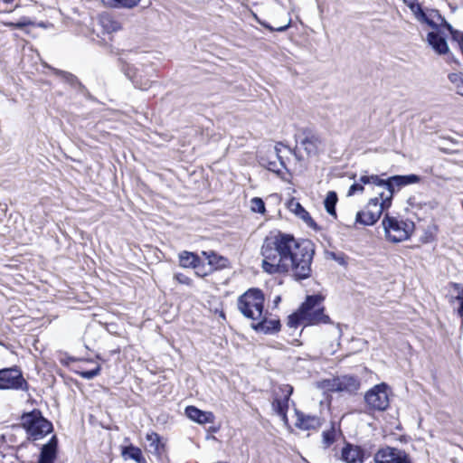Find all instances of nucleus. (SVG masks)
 I'll list each match as a JSON object with an SVG mask.
<instances>
[{
    "label": "nucleus",
    "instance_id": "nucleus-27",
    "mask_svg": "<svg viewBox=\"0 0 463 463\" xmlns=\"http://www.w3.org/2000/svg\"><path fill=\"white\" fill-rule=\"evenodd\" d=\"M121 455L125 460L132 459L136 463H147L142 450L134 445L123 447Z\"/></svg>",
    "mask_w": 463,
    "mask_h": 463
},
{
    "label": "nucleus",
    "instance_id": "nucleus-40",
    "mask_svg": "<svg viewBox=\"0 0 463 463\" xmlns=\"http://www.w3.org/2000/svg\"><path fill=\"white\" fill-rule=\"evenodd\" d=\"M459 302V307L458 309V315L463 318V288L458 292V295L455 298Z\"/></svg>",
    "mask_w": 463,
    "mask_h": 463
},
{
    "label": "nucleus",
    "instance_id": "nucleus-38",
    "mask_svg": "<svg viewBox=\"0 0 463 463\" xmlns=\"http://www.w3.org/2000/svg\"><path fill=\"white\" fill-rule=\"evenodd\" d=\"M174 278L180 284H184V285H187V286L192 285V279L183 273H176V274H175Z\"/></svg>",
    "mask_w": 463,
    "mask_h": 463
},
{
    "label": "nucleus",
    "instance_id": "nucleus-23",
    "mask_svg": "<svg viewBox=\"0 0 463 463\" xmlns=\"http://www.w3.org/2000/svg\"><path fill=\"white\" fill-rule=\"evenodd\" d=\"M342 459L346 463H362L364 452L359 447L347 444L342 449Z\"/></svg>",
    "mask_w": 463,
    "mask_h": 463
},
{
    "label": "nucleus",
    "instance_id": "nucleus-44",
    "mask_svg": "<svg viewBox=\"0 0 463 463\" xmlns=\"http://www.w3.org/2000/svg\"><path fill=\"white\" fill-rule=\"evenodd\" d=\"M280 300V298L278 297L277 299L275 300V302H279Z\"/></svg>",
    "mask_w": 463,
    "mask_h": 463
},
{
    "label": "nucleus",
    "instance_id": "nucleus-25",
    "mask_svg": "<svg viewBox=\"0 0 463 463\" xmlns=\"http://www.w3.org/2000/svg\"><path fill=\"white\" fill-rule=\"evenodd\" d=\"M427 41L437 53L445 54L449 52V46L446 40L438 33H429L427 35Z\"/></svg>",
    "mask_w": 463,
    "mask_h": 463
},
{
    "label": "nucleus",
    "instance_id": "nucleus-35",
    "mask_svg": "<svg viewBox=\"0 0 463 463\" xmlns=\"http://www.w3.org/2000/svg\"><path fill=\"white\" fill-rule=\"evenodd\" d=\"M31 24H33V23L27 17L21 18V20L18 21L17 23H13V22L5 23V25L11 27V28H14V29H23L24 27H25L27 25H31Z\"/></svg>",
    "mask_w": 463,
    "mask_h": 463
},
{
    "label": "nucleus",
    "instance_id": "nucleus-11",
    "mask_svg": "<svg viewBox=\"0 0 463 463\" xmlns=\"http://www.w3.org/2000/svg\"><path fill=\"white\" fill-rule=\"evenodd\" d=\"M387 386L384 383L375 385L364 396L366 404L375 411H384L389 406Z\"/></svg>",
    "mask_w": 463,
    "mask_h": 463
},
{
    "label": "nucleus",
    "instance_id": "nucleus-7",
    "mask_svg": "<svg viewBox=\"0 0 463 463\" xmlns=\"http://www.w3.org/2000/svg\"><path fill=\"white\" fill-rule=\"evenodd\" d=\"M383 225L389 241L393 242H400L407 240L412 230L413 223L407 222L402 220H398L385 214L383 220Z\"/></svg>",
    "mask_w": 463,
    "mask_h": 463
},
{
    "label": "nucleus",
    "instance_id": "nucleus-10",
    "mask_svg": "<svg viewBox=\"0 0 463 463\" xmlns=\"http://www.w3.org/2000/svg\"><path fill=\"white\" fill-rule=\"evenodd\" d=\"M26 390L27 383L17 367L0 370V390Z\"/></svg>",
    "mask_w": 463,
    "mask_h": 463
},
{
    "label": "nucleus",
    "instance_id": "nucleus-18",
    "mask_svg": "<svg viewBox=\"0 0 463 463\" xmlns=\"http://www.w3.org/2000/svg\"><path fill=\"white\" fill-rule=\"evenodd\" d=\"M382 178L376 175H367L364 174L359 177L357 181H355L349 188L347 192V196H353L355 194L363 193L364 190V185H373L382 189Z\"/></svg>",
    "mask_w": 463,
    "mask_h": 463
},
{
    "label": "nucleus",
    "instance_id": "nucleus-20",
    "mask_svg": "<svg viewBox=\"0 0 463 463\" xmlns=\"http://www.w3.org/2000/svg\"><path fill=\"white\" fill-rule=\"evenodd\" d=\"M146 440L147 442V449L151 454L161 457L165 452V445L156 432H147Z\"/></svg>",
    "mask_w": 463,
    "mask_h": 463
},
{
    "label": "nucleus",
    "instance_id": "nucleus-36",
    "mask_svg": "<svg viewBox=\"0 0 463 463\" xmlns=\"http://www.w3.org/2000/svg\"><path fill=\"white\" fill-rule=\"evenodd\" d=\"M250 209L255 213H263L265 212V205L262 199L254 197L250 201Z\"/></svg>",
    "mask_w": 463,
    "mask_h": 463
},
{
    "label": "nucleus",
    "instance_id": "nucleus-16",
    "mask_svg": "<svg viewBox=\"0 0 463 463\" xmlns=\"http://www.w3.org/2000/svg\"><path fill=\"white\" fill-rule=\"evenodd\" d=\"M300 146L304 148L307 156H316L322 145L320 137L310 129H304L302 132Z\"/></svg>",
    "mask_w": 463,
    "mask_h": 463
},
{
    "label": "nucleus",
    "instance_id": "nucleus-13",
    "mask_svg": "<svg viewBox=\"0 0 463 463\" xmlns=\"http://www.w3.org/2000/svg\"><path fill=\"white\" fill-rule=\"evenodd\" d=\"M293 392V387L284 384L279 387V391L275 392V397L272 402V408L281 419L287 421V411L288 409V400Z\"/></svg>",
    "mask_w": 463,
    "mask_h": 463
},
{
    "label": "nucleus",
    "instance_id": "nucleus-41",
    "mask_svg": "<svg viewBox=\"0 0 463 463\" xmlns=\"http://www.w3.org/2000/svg\"><path fill=\"white\" fill-rule=\"evenodd\" d=\"M4 4L11 5L10 10L8 12H12L14 9H16L20 6V0H2Z\"/></svg>",
    "mask_w": 463,
    "mask_h": 463
},
{
    "label": "nucleus",
    "instance_id": "nucleus-8",
    "mask_svg": "<svg viewBox=\"0 0 463 463\" xmlns=\"http://www.w3.org/2000/svg\"><path fill=\"white\" fill-rule=\"evenodd\" d=\"M320 386L328 392L354 393L360 388L359 380L352 375H341L326 379L320 383Z\"/></svg>",
    "mask_w": 463,
    "mask_h": 463
},
{
    "label": "nucleus",
    "instance_id": "nucleus-34",
    "mask_svg": "<svg viewBox=\"0 0 463 463\" xmlns=\"http://www.w3.org/2000/svg\"><path fill=\"white\" fill-rule=\"evenodd\" d=\"M194 269L198 277H205L213 272V270L208 267V264H203L201 260H198V263H196V267H194Z\"/></svg>",
    "mask_w": 463,
    "mask_h": 463
},
{
    "label": "nucleus",
    "instance_id": "nucleus-9",
    "mask_svg": "<svg viewBox=\"0 0 463 463\" xmlns=\"http://www.w3.org/2000/svg\"><path fill=\"white\" fill-rule=\"evenodd\" d=\"M288 150V153L291 150L285 146L282 143H278L275 145L272 150H269L266 156H262L260 158V164L266 167L268 170L277 174L279 175L283 169H286V163L284 161V157L281 155L282 149Z\"/></svg>",
    "mask_w": 463,
    "mask_h": 463
},
{
    "label": "nucleus",
    "instance_id": "nucleus-30",
    "mask_svg": "<svg viewBox=\"0 0 463 463\" xmlns=\"http://www.w3.org/2000/svg\"><path fill=\"white\" fill-rule=\"evenodd\" d=\"M288 208L291 212H293L297 216L305 222L311 221L309 213L302 207L298 202L291 200L288 203Z\"/></svg>",
    "mask_w": 463,
    "mask_h": 463
},
{
    "label": "nucleus",
    "instance_id": "nucleus-29",
    "mask_svg": "<svg viewBox=\"0 0 463 463\" xmlns=\"http://www.w3.org/2000/svg\"><path fill=\"white\" fill-rule=\"evenodd\" d=\"M337 203V194L334 191H330L327 193L326 198H325V201H324V205H325V208L326 210V212L334 216L335 218L336 217V213H335V204Z\"/></svg>",
    "mask_w": 463,
    "mask_h": 463
},
{
    "label": "nucleus",
    "instance_id": "nucleus-2",
    "mask_svg": "<svg viewBox=\"0 0 463 463\" xmlns=\"http://www.w3.org/2000/svg\"><path fill=\"white\" fill-rule=\"evenodd\" d=\"M323 300L320 295L307 296L301 307L288 317V326L298 327L299 325L329 324L330 317L324 314Z\"/></svg>",
    "mask_w": 463,
    "mask_h": 463
},
{
    "label": "nucleus",
    "instance_id": "nucleus-3",
    "mask_svg": "<svg viewBox=\"0 0 463 463\" xmlns=\"http://www.w3.org/2000/svg\"><path fill=\"white\" fill-rule=\"evenodd\" d=\"M391 205L392 193L381 190L378 196L371 198L364 208L357 212L355 222L365 226L373 225Z\"/></svg>",
    "mask_w": 463,
    "mask_h": 463
},
{
    "label": "nucleus",
    "instance_id": "nucleus-24",
    "mask_svg": "<svg viewBox=\"0 0 463 463\" xmlns=\"http://www.w3.org/2000/svg\"><path fill=\"white\" fill-rule=\"evenodd\" d=\"M202 255L207 260L208 267L213 270L222 269L228 266L226 258L216 254L214 251H202Z\"/></svg>",
    "mask_w": 463,
    "mask_h": 463
},
{
    "label": "nucleus",
    "instance_id": "nucleus-42",
    "mask_svg": "<svg viewBox=\"0 0 463 463\" xmlns=\"http://www.w3.org/2000/svg\"><path fill=\"white\" fill-rule=\"evenodd\" d=\"M58 73H59V74H61V75H62V77H64V79H65L67 81H69V82H71V83H72V82H73V80H74V77H73L71 74L67 73V72H64V71H59Z\"/></svg>",
    "mask_w": 463,
    "mask_h": 463
},
{
    "label": "nucleus",
    "instance_id": "nucleus-19",
    "mask_svg": "<svg viewBox=\"0 0 463 463\" xmlns=\"http://www.w3.org/2000/svg\"><path fill=\"white\" fill-rule=\"evenodd\" d=\"M126 75L132 80L135 87L146 90L150 88L153 80L148 77V72L144 70L130 69L126 71Z\"/></svg>",
    "mask_w": 463,
    "mask_h": 463
},
{
    "label": "nucleus",
    "instance_id": "nucleus-15",
    "mask_svg": "<svg viewBox=\"0 0 463 463\" xmlns=\"http://www.w3.org/2000/svg\"><path fill=\"white\" fill-rule=\"evenodd\" d=\"M420 177L417 175L411 174L407 175H393L388 179L382 178V190L383 192H391L392 198L394 194V187H402L411 184L420 183Z\"/></svg>",
    "mask_w": 463,
    "mask_h": 463
},
{
    "label": "nucleus",
    "instance_id": "nucleus-31",
    "mask_svg": "<svg viewBox=\"0 0 463 463\" xmlns=\"http://www.w3.org/2000/svg\"><path fill=\"white\" fill-rule=\"evenodd\" d=\"M105 5L111 7L132 8L136 6L140 0H101Z\"/></svg>",
    "mask_w": 463,
    "mask_h": 463
},
{
    "label": "nucleus",
    "instance_id": "nucleus-5",
    "mask_svg": "<svg viewBox=\"0 0 463 463\" xmlns=\"http://www.w3.org/2000/svg\"><path fill=\"white\" fill-rule=\"evenodd\" d=\"M264 301V294L260 289L250 288L238 298L237 307L243 317L253 322L261 318Z\"/></svg>",
    "mask_w": 463,
    "mask_h": 463
},
{
    "label": "nucleus",
    "instance_id": "nucleus-12",
    "mask_svg": "<svg viewBox=\"0 0 463 463\" xmlns=\"http://www.w3.org/2000/svg\"><path fill=\"white\" fill-rule=\"evenodd\" d=\"M413 14L417 21L421 24H427L433 29H436L439 26H443L450 33V34L454 31L451 24H449L443 16H441L438 10L428 9L427 11H424L420 7Z\"/></svg>",
    "mask_w": 463,
    "mask_h": 463
},
{
    "label": "nucleus",
    "instance_id": "nucleus-32",
    "mask_svg": "<svg viewBox=\"0 0 463 463\" xmlns=\"http://www.w3.org/2000/svg\"><path fill=\"white\" fill-rule=\"evenodd\" d=\"M335 430L332 426L329 430H324L322 433L323 443L326 448L332 445L335 440Z\"/></svg>",
    "mask_w": 463,
    "mask_h": 463
},
{
    "label": "nucleus",
    "instance_id": "nucleus-6",
    "mask_svg": "<svg viewBox=\"0 0 463 463\" xmlns=\"http://www.w3.org/2000/svg\"><path fill=\"white\" fill-rule=\"evenodd\" d=\"M21 425L25 430L28 438L33 440L43 439L52 430V424L42 415L39 411L24 413L21 417Z\"/></svg>",
    "mask_w": 463,
    "mask_h": 463
},
{
    "label": "nucleus",
    "instance_id": "nucleus-26",
    "mask_svg": "<svg viewBox=\"0 0 463 463\" xmlns=\"http://www.w3.org/2000/svg\"><path fill=\"white\" fill-rule=\"evenodd\" d=\"M56 456V441L55 437L45 445L43 446L38 463H54Z\"/></svg>",
    "mask_w": 463,
    "mask_h": 463
},
{
    "label": "nucleus",
    "instance_id": "nucleus-1",
    "mask_svg": "<svg viewBox=\"0 0 463 463\" xmlns=\"http://www.w3.org/2000/svg\"><path fill=\"white\" fill-rule=\"evenodd\" d=\"M262 269L269 274L291 271L298 279L310 276L314 250L308 241L279 231L270 232L261 246Z\"/></svg>",
    "mask_w": 463,
    "mask_h": 463
},
{
    "label": "nucleus",
    "instance_id": "nucleus-39",
    "mask_svg": "<svg viewBox=\"0 0 463 463\" xmlns=\"http://www.w3.org/2000/svg\"><path fill=\"white\" fill-rule=\"evenodd\" d=\"M403 3L410 8V10L414 14L420 6L417 4V0H402Z\"/></svg>",
    "mask_w": 463,
    "mask_h": 463
},
{
    "label": "nucleus",
    "instance_id": "nucleus-4",
    "mask_svg": "<svg viewBox=\"0 0 463 463\" xmlns=\"http://www.w3.org/2000/svg\"><path fill=\"white\" fill-rule=\"evenodd\" d=\"M289 5L290 0H273L267 5V15L274 23V26L260 21L256 14H254V17L261 25L271 32H284L291 24V18L288 13Z\"/></svg>",
    "mask_w": 463,
    "mask_h": 463
},
{
    "label": "nucleus",
    "instance_id": "nucleus-14",
    "mask_svg": "<svg viewBox=\"0 0 463 463\" xmlns=\"http://www.w3.org/2000/svg\"><path fill=\"white\" fill-rule=\"evenodd\" d=\"M373 459L375 463H411L404 451L390 447L379 449Z\"/></svg>",
    "mask_w": 463,
    "mask_h": 463
},
{
    "label": "nucleus",
    "instance_id": "nucleus-28",
    "mask_svg": "<svg viewBox=\"0 0 463 463\" xmlns=\"http://www.w3.org/2000/svg\"><path fill=\"white\" fill-rule=\"evenodd\" d=\"M179 265L184 269H194L200 260L199 256L194 252L184 250L179 253Z\"/></svg>",
    "mask_w": 463,
    "mask_h": 463
},
{
    "label": "nucleus",
    "instance_id": "nucleus-37",
    "mask_svg": "<svg viewBox=\"0 0 463 463\" xmlns=\"http://www.w3.org/2000/svg\"><path fill=\"white\" fill-rule=\"evenodd\" d=\"M100 373V366L97 365L95 368L88 371H78L77 373L82 378L90 380L99 375Z\"/></svg>",
    "mask_w": 463,
    "mask_h": 463
},
{
    "label": "nucleus",
    "instance_id": "nucleus-43",
    "mask_svg": "<svg viewBox=\"0 0 463 463\" xmlns=\"http://www.w3.org/2000/svg\"><path fill=\"white\" fill-rule=\"evenodd\" d=\"M454 288H455L456 289H459V288H460V285H459V284L455 283V284H454Z\"/></svg>",
    "mask_w": 463,
    "mask_h": 463
},
{
    "label": "nucleus",
    "instance_id": "nucleus-22",
    "mask_svg": "<svg viewBox=\"0 0 463 463\" xmlns=\"http://www.w3.org/2000/svg\"><path fill=\"white\" fill-rule=\"evenodd\" d=\"M321 425V420L315 415H306L302 412H297L296 426L301 430H316Z\"/></svg>",
    "mask_w": 463,
    "mask_h": 463
},
{
    "label": "nucleus",
    "instance_id": "nucleus-21",
    "mask_svg": "<svg viewBox=\"0 0 463 463\" xmlns=\"http://www.w3.org/2000/svg\"><path fill=\"white\" fill-rule=\"evenodd\" d=\"M185 414L189 419L199 424L213 422L214 419V416L211 411H203L194 406L186 407Z\"/></svg>",
    "mask_w": 463,
    "mask_h": 463
},
{
    "label": "nucleus",
    "instance_id": "nucleus-33",
    "mask_svg": "<svg viewBox=\"0 0 463 463\" xmlns=\"http://www.w3.org/2000/svg\"><path fill=\"white\" fill-rule=\"evenodd\" d=\"M449 80L458 93L459 91L460 87L463 86V74L462 73H450L449 75Z\"/></svg>",
    "mask_w": 463,
    "mask_h": 463
},
{
    "label": "nucleus",
    "instance_id": "nucleus-17",
    "mask_svg": "<svg viewBox=\"0 0 463 463\" xmlns=\"http://www.w3.org/2000/svg\"><path fill=\"white\" fill-rule=\"evenodd\" d=\"M268 311H263L261 314L260 319H255L251 327L257 331L263 334H272L279 332L280 330V322L276 318H269Z\"/></svg>",
    "mask_w": 463,
    "mask_h": 463
}]
</instances>
